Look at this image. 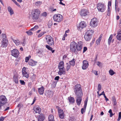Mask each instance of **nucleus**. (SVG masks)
<instances>
[{"label": "nucleus", "mask_w": 121, "mask_h": 121, "mask_svg": "<svg viewBox=\"0 0 121 121\" xmlns=\"http://www.w3.org/2000/svg\"><path fill=\"white\" fill-rule=\"evenodd\" d=\"M58 113L59 116L60 118L63 119L64 118V114L62 110L61 109L58 110Z\"/></svg>", "instance_id": "15"}, {"label": "nucleus", "mask_w": 121, "mask_h": 121, "mask_svg": "<svg viewBox=\"0 0 121 121\" xmlns=\"http://www.w3.org/2000/svg\"><path fill=\"white\" fill-rule=\"evenodd\" d=\"M104 96V98H105V99L106 100V101L109 100L107 98L106 96L105 95Z\"/></svg>", "instance_id": "64"}, {"label": "nucleus", "mask_w": 121, "mask_h": 121, "mask_svg": "<svg viewBox=\"0 0 121 121\" xmlns=\"http://www.w3.org/2000/svg\"><path fill=\"white\" fill-rule=\"evenodd\" d=\"M98 22L97 19L94 18L92 19L90 23V26L92 27H95L97 26Z\"/></svg>", "instance_id": "7"}, {"label": "nucleus", "mask_w": 121, "mask_h": 121, "mask_svg": "<svg viewBox=\"0 0 121 121\" xmlns=\"http://www.w3.org/2000/svg\"><path fill=\"white\" fill-rule=\"evenodd\" d=\"M121 118V112L119 113L118 118L117 119V121H119Z\"/></svg>", "instance_id": "40"}, {"label": "nucleus", "mask_w": 121, "mask_h": 121, "mask_svg": "<svg viewBox=\"0 0 121 121\" xmlns=\"http://www.w3.org/2000/svg\"><path fill=\"white\" fill-rule=\"evenodd\" d=\"M74 92L76 95V101L77 104L80 105L82 100V97L83 95L82 90L80 84H77L75 86L74 88Z\"/></svg>", "instance_id": "1"}, {"label": "nucleus", "mask_w": 121, "mask_h": 121, "mask_svg": "<svg viewBox=\"0 0 121 121\" xmlns=\"http://www.w3.org/2000/svg\"><path fill=\"white\" fill-rule=\"evenodd\" d=\"M26 33L29 35H31L33 34L32 32L30 31H26Z\"/></svg>", "instance_id": "45"}, {"label": "nucleus", "mask_w": 121, "mask_h": 121, "mask_svg": "<svg viewBox=\"0 0 121 121\" xmlns=\"http://www.w3.org/2000/svg\"><path fill=\"white\" fill-rule=\"evenodd\" d=\"M22 105H22L20 104H19L17 105V107H19V110L22 107Z\"/></svg>", "instance_id": "63"}, {"label": "nucleus", "mask_w": 121, "mask_h": 121, "mask_svg": "<svg viewBox=\"0 0 121 121\" xmlns=\"http://www.w3.org/2000/svg\"><path fill=\"white\" fill-rule=\"evenodd\" d=\"M83 64L82 67V69L83 70H85L88 67V63L86 60H84L83 61Z\"/></svg>", "instance_id": "11"}, {"label": "nucleus", "mask_w": 121, "mask_h": 121, "mask_svg": "<svg viewBox=\"0 0 121 121\" xmlns=\"http://www.w3.org/2000/svg\"><path fill=\"white\" fill-rule=\"evenodd\" d=\"M58 67L59 69L62 68L63 69L65 68L64 67V63L63 61H61L60 62L59 64Z\"/></svg>", "instance_id": "25"}, {"label": "nucleus", "mask_w": 121, "mask_h": 121, "mask_svg": "<svg viewBox=\"0 0 121 121\" xmlns=\"http://www.w3.org/2000/svg\"><path fill=\"white\" fill-rule=\"evenodd\" d=\"M46 39L48 44L50 45H52L54 44V42L52 37L49 35L46 36Z\"/></svg>", "instance_id": "5"}, {"label": "nucleus", "mask_w": 121, "mask_h": 121, "mask_svg": "<svg viewBox=\"0 0 121 121\" xmlns=\"http://www.w3.org/2000/svg\"><path fill=\"white\" fill-rule=\"evenodd\" d=\"M6 98L5 96L4 95H1L0 96V104H4L6 102Z\"/></svg>", "instance_id": "10"}, {"label": "nucleus", "mask_w": 121, "mask_h": 121, "mask_svg": "<svg viewBox=\"0 0 121 121\" xmlns=\"http://www.w3.org/2000/svg\"><path fill=\"white\" fill-rule=\"evenodd\" d=\"M53 18L54 21L59 22L62 21L63 18L62 15L59 14L54 15Z\"/></svg>", "instance_id": "4"}, {"label": "nucleus", "mask_w": 121, "mask_h": 121, "mask_svg": "<svg viewBox=\"0 0 121 121\" xmlns=\"http://www.w3.org/2000/svg\"><path fill=\"white\" fill-rule=\"evenodd\" d=\"M112 99L114 105H116L117 104V102L115 97L114 96H113L112 97Z\"/></svg>", "instance_id": "30"}, {"label": "nucleus", "mask_w": 121, "mask_h": 121, "mask_svg": "<svg viewBox=\"0 0 121 121\" xmlns=\"http://www.w3.org/2000/svg\"><path fill=\"white\" fill-rule=\"evenodd\" d=\"M14 3L18 7H20V5L15 1V0H12Z\"/></svg>", "instance_id": "42"}, {"label": "nucleus", "mask_w": 121, "mask_h": 121, "mask_svg": "<svg viewBox=\"0 0 121 121\" xmlns=\"http://www.w3.org/2000/svg\"><path fill=\"white\" fill-rule=\"evenodd\" d=\"M110 7H108V11L107 12V15L108 16H109L110 15Z\"/></svg>", "instance_id": "36"}, {"label": "nucleus", "mask_w": 121, "mask_h": 121, "mask_svg": "<svg viewBox=\"0 0 121 121\" xmlns=\"http://www.w3.org/2000/svg\"><path fill=\"white\" fill-rule=\"evenodd\" d=\"M59 78V76H57L55 77L54 78V80H58Z\"/></svg>", "instance_id": "57"}, {"label": "nucleus", "mask_w": 121, "mask_h": 121, "mask_svg": "<svg viewBox=\"0 0 121 121\" xmlns=\"http://www.w3.org/2000/svg\"><path fill=\"white\" fill-rule=\"evenodd\" d=\"M5 118V117H1L0 118V121H3Z\"/></svg>", "instance_id": "56"}, {"label": "nucleus", "mask_w": 121, "mask_h": 121, "mask_svg": "<svg viewBox=\"0 0 121 121\" xmlns=\"http://www.w3.org/2000/svg\"><path fill=\"white\" fill-rule=\"evenodd\" d=\"M112 34L111 35L108 39V44L109 45L110 44L111 41V40L112 39Z\"/></svg>", "instance_id": "31"}, {"label": "nucleus", "mask_w": 121, "mask_h": 121, "mask_svg": "<svg viewBox=\"0 0 121 121\" xmlns=\"http://www.w3.org/2000/svg\"><path fill=\"white\" fill-rule=\"evenodd\" d=\"M101 63H100V62L99 61H98L97 62V65H98L99 67L100 66V64Z\"/></svg>", "instance_id": "61"}, {"label": "nucleus", "mask_w": 121, "mask_h": 121, "mask_svg": "<svg viewBox=\"0 0 121 121\" xmlns=\"http://www.w3.org/2000/svg\"><path fill=\"white\" fill-rule=\"evenodd\" d=\"M118 4V2H117V0H115V9L116 10V7L117 6H118L117 5Z\"/></svg>", "instance_id": "47"}, {"label": "nucleus", "mask_w": 121, "mask_h": 121, "mask_svg": "<svg viewBox=\"0 0 121 121\" xmlns=\"http://www.w3.org/2000/svg\"><path fill=\"white\" fill-rule=\"evenodd\" d=\"M33 28L34 29V30H35L38 28L39 27L38 26L36 25Z\"/></svg>", "instance_id": "54"}, {"label": "nucleus", "mask_w": 121, "mask_h": 121, "mask_svg": "<svg viewBox=\"0 0 121 121\" xmlns=\"http://www.w3.org/2000/svg\"><path fill=\"white\" fill-rule=\"evenodd\" d=\"M66 64L68 65L66 67V70L67 71H68V70L69 69L70 67V65H69L68 64V63H66Z\"/></svg>", "instance_id": "43"}, {"label": "nucleus", "mask_w": 121, "mask_h": 121, "mask_svg": "<svg viewBox=\"0 0 121 121\" xmlns=\"http://www.w3.org/2000/svg\"><path fill=\"white\" fill-rule=\"evenodd\" d=\"M44 34V32H41L39 34L38 36V37H40L41 36H42Z\"/></svg>", "instance_id": "48"}, {"label": "nucleus", "mask_w": 121, "mask_h": 121, "mask_svg": "<svg viewBox=\"0 0 121 121\" xmlns=\"http://www.w3.org/2000/svg\"><path fill=\"white\" fill-rule=\"evenodd\" d=\"M2 36V42L1 47L3 48H6L7 46L8 41L6 39V36Z\"/></svg>", "instance_id": "6"}, {"label": "nucleus", "mask_w": 121, "mask_h": 121, "mask_svg": "<svg viewBox=\"0 0 121 121\" xmlns=\"http://www.w3.org/2000/svg\"><path fill=\"white\" fill-rule=\"evenodd\" d=\"M111 6V2L110 1H108V7L109 6H109Z\"/></svg>", "instance_id": "60"}, {"label": "nucleus", "mask_w": 121, "mask_h": 121, "mask_svg": "<svg viewBox=\"0 0 121 121\" xmlns=\"http://www.w3.org/2000/svg\"><path fill=\"white\" fill-rule=\"evenodd\" d=\"M75 59L73 58V60L70 61H69V63L70 65H71L73 66H74L75 64Z\"/></svg>", "instance_id": "29"}, {"label": "nucleus", "mask_w": 121, "mask_h": 121, "mask_svg": "<svg viewBox=\"0 0 121 121\" xmlns=\"http://www.w3.org/2000/svg\"><path fill=\"white\" fill-rule=\"evenodd\" d=\"M52 24V22L51 21H49L48 24V27L49 28H50Z\"/></svg>", "instance_id": "39"}, {"label": "nucleus", "mask_w": 121, "mask_h": 121, "mask_svg": "<svg viewBox=\"0 0 121 121\" xmlns=\"http://www.w3.org/2000/svg\"><path fill=\"white\" fill-rule=\"evenodd\" d=\"M109 74L111 75H112L115 73V72H114L112 70H110L109 71Z\"/></svg>", "instance_id": "37"}, {"label": "nucleus", "mask_w": 121, "mask_h": 121, "mask_svg": "<svg viewBox=\"0 0 121 121\" xmlns=\"http://www.w3.org/2000/svg\"><path fill=\"white\" fill-rule=\"evenodd\" d=\"M30 56H29V57H26L25 58V62H28L29 59V57L30 58Z\"/></svg>", "instance_id": "46"}, {"label": "nucleus", "mask_w": 121, "mask_h": 121, "mask_svg": "<svg viewBox=\"0 0 121 121\" xmlns=\"http://www.w3.org/2000/svg\"><path fill=\"white\" fill-rule=\"evenodd\" d=\"M25 44L26 42H25V41L24 40H23V42L22 43V45L23 46H24L25 45Z\"/></svg>", "instance_id": "62"}, {"label": "nucleus", "mask_w": 121, "mask_h": 121, "mask_svg": "<svg viewBox=\"0 0 121 121\" xmlns=\"http://www.w3.org/2000/svg\"><path fill=\"white\" fill-rule=\"evenodd\" d=\"M88 100V97H87L86 98V100L85 101H84V104H87V102Z\"/></svg>", "instance_id": "55"}, {"label": "nucleus", "mask_w": 121, "mask_h": 121, "mask_svg": "<svg viewBox=\"0 0 121 121\" xmlns=\"http://www.w3.org/2000/svg\"><path fill=\"white\" fill-rule=\"evenodd\" d=\"M34 110L35 113H38L39 114H40L41 112V109L39 106H36L34 108Z\"/></svg>", "instance_id": "17"}, {"label": "nucleus", "mask_w": 121, "mask_h": 121, "mask_svg": "<svg viewBox=\"0 0 121 121\" xmlns=\"http://www.w3.org/2000/svg\"><path fill=\"white\" fill-rule=\"evenodd\" d=\"M32 83L31 82H29L28 84V85L29 87L30 88H32Z\"/></svg>", "instance_id": "52"}, {"label": "nucleus", "mask_w": 121, "mask_h": 121, "mask_svg": "<svg viewBox=\"0 0 121 121\" xmlns=\"http://www.w3.org/2000/svg\"><path fill=\"white\" fill-rule=\"evenodd\" d=\"M20 83L22 85H25V82L23 80H20Z\"/></svg>", "instance_id": "44"}, {"label": "nucleus", "mask_w": 121, "mask_h": 121, "mask_svg": "<svg viewBox=\"0 0 121 121\" xmlns=\"http://www.w3.org/2000/svg\"><path fill=\"white\" fill-rule=\"evenodd\" d=\"M86 41L89 40L91 38V36L87 35L85 34L84 37Z\"/></svg>", "instance_id": "24"}, {"label": "nucleus", "mask_w": 121, "mask_h": 121, "mask_svg": "<svg viewBox=\"0 0 121 121\" xmlns=\"http://www.w3.org/2000/svg\"><path fill=\"white\" fill-rule=\"evenodd\" d=\"M48 121H55L53 116L50 115L48 117Z\"/></svg>", "instance_id": "28"}, {"label": "nucleus", "mask_w": 121, "mask_h": 121, "mask_svg": "<svg viewBox=\"0 0 121 121\" xmlns=\"http://www.w3.org/2000/svg\"><path fill=\"white\" fill-rule=\"evenodd\" d=\"M56 82H54L53 83L52 85H53V87H55L56 86Z\"/></svg>", "instance_id": "58"}, {"label": "nucleus", "mask_w": 121, "mask_h": 121, "mask_svg": "<svg viewBox=\"0 0 121 121\" xmlns=\"http://www.w3.org/2000/svg\"><path fill=\"white\" fill-rule=\"evenodd\" d=\"M36 63L37 62H35L32 60H30L29 63V65L31 66L35 65Z\"/></svg>", "instance_id": "21"}, {"label": "nucleus", "mask_w": 121, "mask_h": 121, "mask_svg": "<svg viewBox=\"0 0 121 121\" xmlns=\"http://www.w3.org/2000/svg\"><path fill=\"white\" fill-rule=\"evenodd\" d=\"M89 13L88 11L86 9H83L81 11V15L82 16H85Z\"/></svg>", "instance_id": "12"}, {"label": "nucleus", "mask_w": 121, "mask_h": 121, "mask_svg": "<svg viewBox=\"0 0 121 121\" xmlns=\"http://www.w3.org/2000/svg\"><path fill=\"white\" fill-rule=\"evenodd\" d=\"M94 32V31L93 30L91 29H89L87 30L86 34L87 35L91 36V35L93 34Z\"/></svg>", "instance_id": "22"}, {"label": "nucleus", "mask_w": 121, "mask_h": 121, "mask_svg": "<svg viewBox=\"0 0 121 121\" xmlns=\"http://www.w3.org/2000/svg\"><path fill=\"white\" fill-rule=\"evenodd\" d=\"M45 118L44 115L42 113L39 115L38 118V121H43Z\"/></svg>", "instance_id": "16"}, {"label": "nucleus", "mask_w": 121, "mask_h": 121, "mask_svg": "<svg viewBox=\"0 0 121 121\" xmlns=\"http://www.w3.org/2000/svg\"><path fill=\"white\" fill-rule=\"evenodd\" d=\"M53 92L51 91H50L48 92V96L50 97H52L53 95Z\"/></svg>", "instance_id": "35"}, {"label": "nucleus", "mask_w": 121, "mask_h": 121, "mask_svg": "<svg viewBox=\"0 0 121 121\" xmlns=\"http://www.w3.org/2000/svg\"><path fill=\"white\" fill-rule=\"evenodd\" d=\"M68 99L70 104H72L74 103L75 100L74 98L69 97L68 98Z\"/></svg>", "instance_id": "20"}, {"label": "nucleus", "mask_w": 121, "mask_h": 121, "mask_svg": "<svg viewBox=\"0 0 121 121\" xmlns=\"http://www.w3.org/2000/svg\"><path fill=\"white\" fill-rule=\"evenodd\" d=\"M117 34H121V29H119L117 32Z\"/></svg>", "instance_id": "59"}, {"label": "nucleus", "mask_w": 121, "mask_h": 121, "mask_svg": "<svg viewBox=\"0 0 121 121\" xmlns=\"http://www.w3.org/2000/svg\"><path fill=\"white\" fill-rule=\"evenodd\" d=\"M22 74L23 76H24L27 78H28L29 77V75L28 73L26 71V68L23 67L22 70Z\"/></svg>", "instance_id": "13"}, {"label": "nucleus", "mask_w": 121, "mask_h": 121, "mask_svg": "<svg viewBox=\"0 0 121 121\" xmlns=\"http://www.w3.org/2000/svg\"><path fill=\"white\" fill-rule=\"evenodd\" d=\"M87 48L86 47H84L83 48V53H84L85 52H86L87 50Z\"/></svg>", "instance_id": "53"}, {"label": "nucleus", "mask_w": 121, "mask_h": 121, "mask_svg": "<svg viewBox=\"0 0 121 121\" xmlns=\"http://www.w3.org/2000/svg\"><path fill=\"white\" fill-rule=\"evenodd\" d=\"M43 50H39L38 53V55L39 56H42L43 55Z\"/></svg>", "instance_id": "32"}, {"label": "nucleus", "mask_w": 121, "mask_h": 121, "mask_svg": "<svg viewBox=\"0 0 121 121\" xmlns=\"http://www.w3.org/2000/svg\"><path fill=\"white\" fill-rule=\"evenodd\" d=\"M13 79L14 82L15 83H18V78L16 75H14L13 77Z\"/></svg>", "instance_id": "27"}, {"label": "nucleus", "mask_w": 121, "mask_h": 121, "mask_svg": "<svg viewBox=\"0 0 121 121\" xmlns=\"http://www.w3.org/2000/svg\"><path fill=\"white\" fill-rule=\"evenodd\" d=\"M101 85L100 84H99L98 85V89L99 91L101 90Z\"/></svg>", "instance_id": "49"}, {"label": "nucleus", "mask_w": 121, "mask_h": 121, "mask_svg": "<svg viewBox=\"0 0 121 121\" xmlns=\"http://www.w3.org/2000/svg\"><path fill=\"white\" fill-rule=\"evenodd\" d=\"M59 70L58 72V74L59 75H61L63 74H65V68L63 69V68L59 69Z\"/></svg>", "instance_id": "18"}, {"label": "nucleus", "mask_w": 121, "mask_h": 121, "mask_svg": "<svg viewBox=\"0 0 121 121\" xmlns=\"http://www.w3.org/2000/svg\"><path fill=\"white\" fill-rule=\"evenodd\" d=\"M11 55L15 57H18L19 55L18 51L16 49H15L11 51Z\"/></svg>", "instance_id": "9"}, {"label": "nucleus", "mask_w": 121, "mask_h": 121, "mask_svg": "<svg viewBox=\"0 0 121 121\" xmlns=\"http://www.w3.org/2000/svg\"><path fill=\"white\" fill-rule=\"evenodd\" d=\"M102 35H100L99 38L96 41V43L97 45H99V44L100 42L102 39Z\"/></svg>", "instance_id": "26"}, {"label": "nucleus", "mask_w": 121, "mask_h": 121, "mask_svg": "<svg viewBox=\"0 0 121 121\" xmlns=\"http://www.w3.org/2000/svg\"><path fill=\"white\" fill-rule=\"evenodd\" d=\"M46 47L47 48L48 50H51L53 48L50 47L49 45H47L46 46Z\"/></svg>", "instance_id": "41"}, {"label": "nucleus", "mask_w": 121, "mask_h": 121, "mask_svg": "<svg viewBox=\"0 0 121 121\" xmlns=\"http://www.w3.org/2000/svg\"><path fill=\"white\" fill-rule=\"evenodd\" d=\"M42 15L43 16L46 17L47 15V13L46 12H44L42 14Z\"/></svg>", "instance_id": "51"}, {"label": "nucleus", "mask_w": 121, "mask_h": 121, "mask_svg": "<svg viewBox=\"0 0 121 121\" xmlns=\"http://www.w3.org/2000/svg\"><path fill=\"white\" fill-rule=\"evenodd\" d=\"M40 11L38 9H35L33 10L31 13V17L33 19L36 20L39 17Z\"/></svg>", "instance_id": "3"}, {"label": "nucleus", "mask_w": 121, "mask_h": 121, "mask_svg": "<svg viewBox=\"0 0 121 121\" xmlns=\"http://www.w3.org/2000/svg\"><path fill=\"white\" fill-rule=\"evenodd\" d=\"M105 6L104 4L98 3L97 4V8L98 10L101 12H103L105 10Z\"/></svg>", "instance_id": "8"}, {"label": "nucleus", "mask_w": 121, "mask_h": 121, "mask_svg": "<svg viewBox=\"0 0 121 121\" xmlns=\"http://www.w3.org/2000/svg\"><path fill=\"white\" fill-rule=\"evenodd\" d=\"M86 24L84 21H82L80 22L79 24V27H78V28L79 30V29H80V28L81 29H82L84 28H85L86 26Z\"/></svg>", "instance_id": "14"}, {"label": "nucleus", "mask_w": 121, "mask_h": 121, "mask_svg": "<svg viewBox=\"0 0 121 121\" xmlns=\"http://www.w3.org/2000/svg\"><path fill=\"white\" fill-rule=\"evenodd\" d=\"M117 39L119 41L121 40V34H117L116 36Z\"/></svg>", "instance_id": "34"}, {"label": "nucleus", "mask_w": 121, "mask_h": 121, "mask_svg": "<svg viewBox=\"0 0 121 121\" xmlns=\"http://www.w3.org/2000/svg\"><path fill=\"white\" fill-rule=\"evenodd\" d=\"M8 10L10 13V14L11 15L13 14V10L11 8L10 6H9L8 7Z\"/></svg>", "instance_id": "23"}, {"label": "nucleus", "mask_w": 121, "mask_h": 121, "mask_svg": "<svg viewBox=\"0 0 121 121\" xmlns=\"http://www.w3.org/2000/svg\"><path fill=\"white\" fill-rule=\"evenodd\" d=\"M13 42L15 43L16 45H19L20 43V41L18 40H15L13 39Z\"/></svg>", "instance_id": "33"}, {"label": "nucleus", "mask_w": 121, "mask_h": 121, "mask_svg": "<svg viewBox=\"0 0 121 121\" xmlns=\"http://www.w3.org/2000/svg\"><path fill=\"white\" fill-rule=\"evenodd\" d=\"M82 42H78L77 44L76 43L73 42L71 43L70 45V49L71 51L74 52L75 54L78 53L77 51L81 50L82 48Z\"/></svg>", "instance_id": "2"}, {"label": "nucleus", "mask_w": 121, "mask_h": 121, "mask_svg": "<svg viewBox=\"0 0 121 121\" xmlns=\"http://www.w3.org/2000/svg\"><path fill=\"white\" fill-rule=\"evenodd\" d=\"M108 113L110 114V117H112L114 115V114H113L112 112V110L111 109H110Z\"/></svg>", "instance_id": "38"}, {"label": "nucleus", "mask_w": 121, "mask_h": 121, "mask_svg": "<svg viewBox=\"0 0 121 121\" xmlns=\"http://www.w3.org/2000/svg\"><path fill=\"white\" fill-rule=\"evenodd\" d=\"M41 3V2L40 1H38L36 2L35 3V4L36 5H37V6H38L39 5H40Z\"/></svg>", "instance_id": "50"}, {"label": "nucleus", "mask_w": 121, "mask_h": 121, "mask_svg": "<svg viewBox=\"0 0 121 121\" xmlns=\"http://www.w3.org/2000/svg\"><path fill=\"white\" fill-rule=\"evenodd\" d=\"M44 91V88L42 86L40 88H39L38 89V92L40 95L43 94Z\"/></svg>", "instance_id": "19"}]
</instances>
